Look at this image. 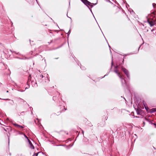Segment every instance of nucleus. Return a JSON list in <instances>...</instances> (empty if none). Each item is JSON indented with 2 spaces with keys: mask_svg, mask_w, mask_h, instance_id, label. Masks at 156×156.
<instances>
[{
  "mask_svg": "<svg viewBox=\"0 0 156 156\" xmlns=\"http://www.w3.org/2000/svg\"><path fill=\"white\" fill-rule=\"evenodd\" d=\"M81 1L85 5L88 6V5L92 6V3L88 1L87 0H81Z\"/></svg>",
  "mask_w": 156,
  "mask_h": 156,
  "instance_id": "nucleus-1",
  "label": "nucleus"
},
{
  "mask_svg": "<svg viewBox=\"0 0 156 156\" xmlns=\"http://www.w3.org/2000/svg\"><path fill=\"white\" fill-rule=\"evenodd\" d=\"M122 70L124 72V73L126 74L127 77L128 78L129 76V73L128 72V70L126 69L125 68L122 67Z\"/></svg>",
  "mask_w": 156,
  "mask_h": 156,
  "instance_id": "nucleus-2",
  "label": "nucleus"
},
{
  "mask_svg": "<svg viewBox=\"0 0 156 156\" xmlns=\"http://www.w3.org/2000/svg\"><path fill=\"white\" fill-rule=\"evenodd\" d=\"M114 72L117 74L118 76L119 77V78L122 79V82L123 81H125V80H123L122 76L121 75L120 73H119L117 70H115Z\"/></svg>",
  "mask_w": 156,
  "mask_h": 156,
  "instance_id": "nucleus-3",
  "label": "nucleus"
},
{
  "mask_svg": "<svg viewBox=\"0 0 156 156\" xmlns=\"http://www.w3.org/2000/svg\"><path fill=\"white\" fill-rule=\"evenodd\" d=\"M28 140L29 143L30 147L32 149H34V146H33L30 141L29 139H28Z\"/></svg>",
  "mask_w": 156,
  "mask_h": 156,
  "instance_id": "nucleus-4",
  "label": "nucleus"
},
{
  "mask_svg": "<svg viewBox=\"0 0 156 156\" xmlns=\"http://www.w3.org/2000/svg\"><path fill=\"white\" fill-rule=\"evenodd\" d=\"M13 125L15 126H16L17 127H19L20 129H23V128H24V126H23L18 125V124H16V123L14 124Z\"/></svg>",
  "mask_w": 156,
  "mask_h": 156,
  "instance_id": "nucleus-5",
  "label": "nucleus"
},
{
  "mask_svg": "<svg viewBox=\"0 0 156 156\" xmlns=\"http://www.w3.org/2000/svg\"><path fill=\"white\" fill-rule=\"evenodd\" d=\"M156 112V108H153L151 110V112L153 113Z\"/></svg>",
  "mask_w": 156,
  "mask_h": 156,
  "instance_id": "nucleus-6",
  "label": "nucleus"
},
{
  "mask_svg": "<svg viewBox=\"0 0 156 156\" xmlns=\"http://www.w3.org/2000/svg\"><path fill=\"white\" fill-rule=\"evenodd\" d=\"M149 23L151 26H152L154 25V24L152 22H149Z\"/></svg>",
  "mask_w": 156,
  "mask_h": 156,
  "instance_id": "nucleus-7",
  "label": "nucleus"
},
{
  "mask_svg": "<svg viewBox=\"0 0 156 156\" xmlns=\"http://www.w3.org/2000/svg\"><path fill=\"white\" fill-rule=\"evenodd\" d=\"M39 153L40 152H39L38 153L34 154L33 156H37L38 153Z\"/></svg>",
  "mask_w": 156,
  "mask_h": 156,
  "instance_id": "nucleus-8",
  "label": "nucleus"
},
{
  "mask_svg": "<svg viewBox=\"0 0 156 156\" xmlns=\"http://www.w3.org/2000/svg\"><path fill=\"white\" fill-rule=\"evenodd\" d=\"M24 136H25V137L26 138H27V139H28V137L27 136H26V135H25V134H24Z\"/></svg>",
  "mask_w": 156,
  "mask_h": 156,
  "instance_id": "nucleus-9",
  "label": "nucleus"
},
{
  "mask_svg": "<svg viewBox=\"0 0 156 156\" xmlns=\"http://www.w3.org/2000/svg\"><path fill=\"white\" fill-rule=\"evenodd\" d=\"M40 77H41L42 78L44 76L43 75H41L40 76Z\"/></svg>",
  "mask_w": 156,
  "mask_h": 156,
  "instance_id": "nucleus-10",
  "label": "nucleus"
},
{
  "mask_svg": "<svg viewBox=\"0 0 156 156\" xmlns=\"http://www.w3.org/2000/svg\"><path fill=\"white\" fill-rule=\"evenodd\" d=\"M47 78L48 81H45V82H48V81H49V79H48V76H47Z\"/></svg>",
  "mask_w": 156,
  "mask_h": 156,
  "instance_id": "nucleus-11",
  "label": "nucleus"
},
{
  "mask_svg": "<svg viewBox=\"0 0 156 156\" xmlns=\"http://www.w3.org/2000/svg\"><path fill=\"white\" fill-rule=\"evenodd\" d=\"M118 67V66H116L115 67V68H117Z\"/></svg>",
  "mask_w": 156,
  "mask_h": 156,
  "instance_id": "nucleus-12",
  "label": "nucleus"
},
{
  "mask_svg": "<svg viewBox=\"0 0 156 156\" xmlns=\"http://www.w3.org/2000/svg\"><path fill=\"white\" fill-rule=\"evenodd\" d=\"M154 125L155 126V127H156V124H154Z\"/></svg>",
  "mask_w": 156,
  "mask_h": 156,
  "instance_id": "nucleus-13",
  "label": "nucleus"
},
{
  "mask_svg": "<svg viewBox=\"0 0 156 156\" xmlns=\"http://www.w3.org/2000/svg\"><path fill=\"white\" fill-rule=\"evenodd\" d=\"M143 104H144V105H144V102H143Z\"/></svg>",
  "mask_w": 156,
  "mask_h": 156,
  "instance_id": "nucleus-14",
  "label": "nucleus"
},
{
  "mask_svg": "<svg viewBox=\"0 0 156 156\" xmlns=\"http://www.w3.org/2000/svg\"><path fill=\"white\" fill-rule=\"evenodd\" d=\"M145 119L146 120H147V119L146 118H145Z\"/></svg>",
  "mask_w": 156,
  "mask_h": 156,
  "instance_id": "nucleus-15",
  "label": "nucleus"
},
{
  "mask_svg": "<svg viewBox=\"0 0 156 156\" xmlns=\"http://www.w3.org/2000/svg\"><path fill=\"white\" fill-rule=\"evenodd\" d=\"M145 108L147 110V108H146V107H145Z\"/></svg>",
  "mask_w": 156,
  "mask_h": 156,
  "instance_id": "nucleus-16",
  "label": "nucleus"
},
{
  "mask_svg": "<svg viewBox=\"0 0 156 156\" xmlns=\"http://www.w3.org/2000/svg\"><path fill=\"white\" fill-rule=\"evenodd\" d=\"M12 104L13 103V101H12Z\"/></svg>",
  "mask_w": 156,
  "mask_h": 156,
  "instance_id": "nucleus-17",
  "label": "nucleus"
},
{
  "mask_svg": "<svg viewBox=\"0 0 156 156\" xmlns=\"http://www.w3.org/2000/svg\"><path fill=\"white\" fill-rule=\"evenodd\" d=\"M7 92H8V91H7Z\"/></svg>",
  "mask_w": 156,
  "mask_h": 156,
  "instance_id": "nucleus-18",
  "label": "nucleus"
},
{
  "mask_svg": "<svg viewBox=\"0 0 156 156\" xmlns=\"http://www.w3.org/2000/svg\"><path fill=\"white\" fill-rule=\"evenodd\" d=\"M69 31H70V30L69 31L68 33H69Z\"/></svg>",
  "mask_w": 156,
  "mask_h": 156,
  "instance_id": "nucleus-19",
  "label": "nucleus"
},
{
  "mask_svg": "<svg viewBox=\"0 0 156 156\" xmlns=\"http://www.w3.org/2000/svg\"><path fill=\"white\" fill-rule=\"evenodd\" d=\"M5 131H6V130L5 129Z\"/></svg>",
  "mask_w": 156,
  "mask_h": 156,
  "instance_id": "nucleus-20",
  "label": "nucleus"
}]
</instances>
